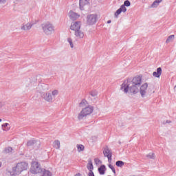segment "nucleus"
Segmentation results:
<instances>
[{
	"label": "nucleus",
	"instance_id": "cd10ccee",
	"mask_svg": "<svg viewBox=\"0 0 176 176\" xmlns=\"http://www.w3.org/2000/svg\"><path fill=\"white\" fill-rule=\"evenodd\" d=\"M120 8L121 9V12H123V13L127 12V8H126V6L122 5Z\"/></svg>",
	"mask_w": 176,
	"mask_h": 176
},
{
	"label": "nucleus",
	"instance_id": "a19ab883",
	"mask_svg": "<svg viewBox=\"0 0 176 176\" xmlns=\"http://www.w3.org/2000/svg\"><path fill=\"white\" fill-rule=\"evenodd\" d=\"M75 176H82V175H80V173H78Z\"/></svg>",
	"mask_w": 176,
	"mask_h": 176
},
{
	"label": "nucleus",
	"instance_id": "f704fd0d",
	"mask_svg": "<svg viewBox=\"0 0 176 176\" xmlns=\"http://www.w3.org/2000/svg\"><path fill=\"white\" fill-rule=\"evenodd\" d=\"M109 163H112V155L107 157Z\"/></svg>",
	"mask_w": 176,
	"mask_h": 176
},
{
	"label": "nucleus",
	"instance_id": "79ce46f5",
	"mask_svg": "<svg viewBox=\"0 0 176 176\" xmlns=\"http://www.w3.org/2000/svg\"><path fill=\"white\" fill-rule=\"evenodd\" d=\"M166 123H170V122H168V120L166 121Z\"/></svg>",
	"mask_w": 176,
	"mask_h": 176
},
{
	"label": "nucleus",
	"instance_id": "7c9ffc66",
	"mask_svg": "<svg viewBox=\"0 0 176 176\" xmlns=\"http://www.w3.org/2000/svg\"><path fill=\"white\" fill-rule=\"evenodd\" d=\"M147 157H148V159H155V153H150L148 155H147Z\"/></svg>",
	"mask_w": 176,
	"mask_h": 176
},
{
	"label": "nucleus",
	"instance_id": "6ab92c4d",
	"mask_svg": "<svg viewBox=\"0 0 176 176\" xmlns=\"http://www.w3.org/2000/svg\"><path fill=\"white\" fill-rule=\"evenodd\" d=\"M162 0H155L151 5V8H157Z\"/></svg>",
	"mask_w": 176,
	"mask_h": 176
},
{
	"label": "nucleus",
	"instance_id": "1a4fd4ad",
	"mask_svg": "<svg viewBox=\"0 0 176 176\" xmlns=\"http://www.w3.org/2000/svg\"><path fill=\"white\" fill-rule=\"evenodd\" d=\"M41 97L42 98H44L45 101H47V102H53V96L51 93H42Z\"/></svg>",
	"mask_w": 176,
	"mask_h": 176
},
{
	"label": "nucleus",
	"instance_id": "c85d7f7f",
	"mask_svg": "<svg viewBox=\"0 0 176 176\" xmlns=\"http://www.w3.org/2000/svg\"><path fill=\"white\" fill-rule=\"evenodd\" d=\"M130 5H131V3H130V1L129 0H126L123 4L124 6H126V7L130 6Z\"/></svg>",
	"mask_w": 176,
	"mask_h": 176
},
{
	"label": "nucleus",
	"instance_id": "473e14b6",
	"mask_svg": "<svg viewBox=\"0 0 176 176\" xmlns=\"http://www.w3.org/2000/svg\"><path fill=\"white\" fill-rule=\"evenodd\" d=\"M122 9L119 8L118 10H117V11L115 13V16L116 17H118V16H119V14H120V13H122Z\"/></svg>",
	"mask_w": 176,
	"mask_h": 176
},
{
	"label": "nucleus",
	"instance_id": "c9c22d12",
	"mask_svg": "<svg viewBox=\"0 0 176 176\" xmlns=\"http://www.w3.org/2000/svg\"><path fill=\"white\" fill-rule=\"evenodd\" d=\"M88 176H95L94 173L93 171H91L88 173Z\"/></svg>",
	"mask_w": 176,
	"mask_h": 176
},
{
	"label": "nucleus",
	"instance_id": "7ed1b4c3",
	"mask_svg": "<svg viewBox=\"0 0 176 176\" xmlns=\"http://www.w3.org/2000/svg\"><path fill=\"white\" fill-rule=\"evenodd\" d=\"M28 164H27L26 162H19L16 164V166L12 168V171L16 175H19V174H21V173H23V171H25V170H28Z\"/></svg>",
	"mask_w": 176,
	"mask_h": 176
},
{
	"label": "nucleus",
	"instance_id": "f257e3e1",
	"mask_svg": "<svg viewBox=\"0 0 176 176\" xmlns=\"http://www.w3.org/2000/svg\"><path fill=\"white\" fill-rule=\"evenodd\" d=\"M142 78L141 76H136L132 80V86H129L126 82H124L121 85V90H123L124 93H133V94H137L140 91V86H141Z\"/></svg>",
	"mask_w": 176,
	"mask_h": 176
},
{
	"label": "nucleus",
	"instance_id": "9b49d317",
	"mask_svg": "<svg viewBox=\"0 0 176 176\" xmlns=\"http://www.w3.org/2000/svg\"><path fill=\"white\" fill-rule=\"evenodd\" d=\"M69 17L71 20L74 21V20H77V19H79L80 15L74 11H69Z\"/></svg>",
	"mask_w": 176,
	"mask_h": 176
},
{
	"label": "nucleus",
	"instance_id": "f8f14e48",
	"mask_svg": "<svg viewBox=\"0 0 176 176\" xmlns=\"http://www.w3.org/2000/svg\"><path fill=\"white\" fill-rule=\"evenodd\" d=\"M70 29L72 31H78V30H80V22L76 21L72 24Z\"/></svg>",
	"mask_w": 176,
	"mask_h": 176
},
{
	"label": "nucleus",
	"instance_id": "ea45409f",
	"mask_svg": "<svg viewBox=\"0 0 176 176\" xmlns=\"http://www.w3.org/2000/svg\"><path fill=\"white\" fill-rule=\"evenodd\" d=\"M111 20L107 21V24H111Z\"/></svg>",
	"mask_w": 176,
	"mask_h": 176
},
{
	"label": "nucleus",
	"instance_id": "c756f323",
	"mask_svg": "<svg viewBox=\"0 0 176 176\" xmlns=\"http://www.w3.org/2000/svg\"><path fill=\"white\" fill-rule=\"evenodd\" d=\"M87 103V101H86V100L83 99L79 105H80V107H85V105H86Z\"/></svg>",
	"mask_w": 176,
	"mask_h": 176
},
{
	"label": "nucleus",
	"instance_id": "e433bc0d",
	"mask_svg": "<svg viewBox=\"0 0 176 176\" xmlns=\"http://www.w3.org/2000/svg\"><path fill=\"white\" fill-rule=\"evenodd\" d=\"M109 167L111 168V170L115 168L111 164H109Z\"/></svg>",
	"mask_w": 176,
	"mask_h": 176
},
{
	"label": "nucleus",
	"instance_id": "a878e982",
	"mask_svg": "<svg viewBox=\"0 0 176 176\" xmlns=\"http://www.w3.org/2000/svg\"><path fill=\"white\" fill-rule=\"evenodd\" d=\"M89 94L91 97H97L98 92L96 90H93L89 93Z\"/></svg>",
	"mask_w": 176,
	"mask_h": 176
},
{
	"label": "nucleus",
	"instance_id": "dca6fc26",
	"mask_svg": "<svg viewBox=\"0 0 176 176\" xmlns=\"http://www.w3.org/2000/svg\"><path fill=\"white\" fill-rule=\"evenodd\" d=\"M98 170L100 175H104V174H105V170H107V168L105 167V165H101Z\"/></svg>",
	"mask_w": 176,
	"mask_h": 176
},
{
	"label": "nucleus",
	"instance_id": "2f4dec72",
	"mask_svg": "<svg viewBox=\"0 0 176 176\" xmlns=\"http://www.w3.org/2000/svg\"><path fill=\"white\" fill-rule=\"evenodd\" d=\"M53 97H56V96H58V90L55 89L52 93Z\"/></svg>",
	"mask_w": 176,
	"mask_h": 176
},
{
	"label": "nucleus",
	"instance_id": "f03ea898",
	"mask_svg": "<svg viewBox=\"0 0 176 176\" xmlns=\"http://www.w3.org/2000/svg\"><path fill=\"white\" fill-rule=\"evenodd\" d=\"M41 28L45 35H52L56 29L54 25H53V23L51 22H46L41 24Z\"/></svg>",
	"mask_w": 176,
	"mask_h": 176
},
{
	"label": "nucleus",
	"instance_id": "20e7f679",
	"mask_svg": "<svg viewBox=\"0 0 176 176\" xmlns=\"http://www.w3.org/2000/svg\"><path fill=\"white\" fill-rule=\"evenodd\" d=\"M94 110V109L93 108L92 106H89L87 107L82 109V110L78 114V119L79 120H82L83 118H86L87 115H90V113H92Z\"/></svg>",
	"mask_w": 176,
	"mask_h": 176
},
{
	"label": "nucleus",
	"instance_id": "2eb2a0df",
	"mask_svg": "<svg viewBox=\"0 0 176 176\" xmlns=\"http://www.w3.org/2000/svg\"><path fill=\"white\" fill-rule=\"evenodd\" d=\"M162 75V67H158L157 69V72H154L153 73V76L155 78H160V76Z\"/></svg>",
	"mask_w": 176,
	"mask_h": 176
},
{
	"label": "nucleus",
	"instance_id": "58836bf2",
	"mask_svg": "<svg viewBox=\"0 0 176 176\" xmlns=\"http://www.w3.org/2000/svg\"><path fill=\"white\" fill-rule=\"evenodd\" d=\"M112 171H113V174H116V170H115V168L113 169H112Z\"/></svg>",
	"mask_w": 176,
	"mask_h": 176
},
{
	"label": "nucleus",
	"instance_id": "5701e85b",
	"mask_svg": "<svg viewBox=\"0 0 176 176\" xmlns=\"http://www.w3.org/2000/svg\"><path fill=\"white\" fill-rule=\"evenodd\" d=\"M116 166H117V167H123L124 166V162H123V161H117L116 162Z\"/></svg>",
	"mask_w": 176,
	"mask_h": 176
},
{
	"label": "nucleus",
	"instance_id": "0eeeda50",
	"mask_svg": "<svg viewBox=\"0 0 176 176\" xmlns=\"http://www.w3.org/2000/svg\"><path fill=\"white\" fill-rule=\"evenodd\" d=\"M27 146L38 149L41 148V142L39 140H29L27 143Z\"/></svg>",
	"mask_w": 176,
	"mask_h": 176
},
{
	"label": "nucleus",
	"instance_id": "39448f33",
	"mask_svg": "<svg viewBox=\"0 0 176 176\" xmlns=\"http://www.w3.org/2000/svg\"><path fill=\"white\" fill-rule=\"evenodd\" d=\"M30 171L32 174H41L43 171V168L41 166V164L36 162H33L32 163V166L30 168Z\"/></svg>",
	"mask_w": 176,
	"mask_h": 176
},
{
	"label": "nucleus",
	"instance_id": "4be33fe9",
	"mask_svg": "<svg viewBox=\"0 0 176 176\" xmlns=\"http://www.w3.org/2000/svg\"><path fill=\"white\" fill-rule=\"evenodd\" d=\"M175 36L174 35H170L168 37V38L166 41V43H170V42H173L174 41Z\"/></svg>",
	"mask_w": 176,
	"mask_h": 176
},
{
	"label": "nucleus",
	"instance_id": "4c0bfd02",
	"mask_svg": "<svg viewBox=\"0 0 176 176\" xmlns=\"http://www.w3.org/2000/svg\"><path fill=\"white\" fill-rule=\"evenodd\" d=\"M0 2L1 3H5V2H6V0H0Z\"/></svg>",
	"mask_w": 176,
	"mask_h": 176
},
{
	"label": "nucleus",
	"instance_id": "412c9836",
	"mask_svg": "<svg viewBox=\"0 0 176 176\" xmlns=\"http://www.w3.org/2000/svg\"><path fill=\"white\" fill-rule=\"evenodd\" d=\"M87 168L89 170V173H91V171H93V169L94 168L93 166V163L91 162V161H89L88 165H87Z\"/></svg>",
	"mask_w": 176,
	"mask_h": 176
},
{
	"label": "nucleus",
	"instance_id": "b1692460",
	"mask_svg": "<svg viewBox=\"0 0 176 176\" xmlns=\"http://www.w3.org/2000/svg\"><path fill=\"white\" fill-rule=\"evenodd\" d=\"M12 151H13V148H12V147H7L3 151V153H10V152H12Z\"/></svg>",
	"mask_w": 176,
	"mask_h": 176
},
{
	"label": "nucleus",
	"instance_id": "ddd939ff",
	"mask_svg": "<svg viewBox=\"0 0 176 176\" xmlns=\"http://www.w3.org/2000/svg\"><path fill=\"white\" fill-rule=\"evenodd\" d=\"M103 155L104 157H108L109 156H112V151L109 150V148L108 146L104 147L103 150Z\"/></svg>",
	"mask_w": 176,
	"mask_h": 176
},
{
	"label": "nucleus",
	"instance_id": "393cba45",
	"mask_svg": "<svg viewBox=\"0 0 176 176\" xmlns=\"http://www.w3.org/2000/svg\"><path fill=\"white\" fill-rule=\"evenodd\" d=\"M77 149L78 152H82V151L85 150V146L82 144H77Z\"/></svg>",
	"mask_w": 176,
	"mask_h": 176
},
{
	"label": "nucleus",
	"instance_id": "f3484780",
	"mask_svg": "<svg viewBox=\"0 0 176 176\" xmlns=\"http://www.w3.org/2000/svg\"><path fill=\"white\" fill-rule=\"evenodd\" d=\"M75 35L77 38H83L85 36V34L80 30V29L76 30Z\"/></svg>",
	"mask_w": 176,
	"mask_h": 176
},
{
	"label": "nucleus",
	"instance_id": "6e6552de",
	"mask_svg": "<svg viewBox=\"0 0 176 176\" xmlns=\"http://www.w3.org/2000/svg\"><path fill=\"white\" fill-rule=\"evenodd\" d=\"M79 5L80 10H85L90 6V1L89 0H80Z\"/></svg>",
	"mask_w": 176,
	"mask_h": 176
},
{
	"label": "nucleus",
	"instance_id": "a211bd4d",
	"mask_svg": "<svg viewBox=\"0 0 176 176\" xmlns=\"http://www.w3.org/2000/svg\"><path fill=\"white\" fill-rule=\"evenodd\" d=\"M1 127L4 131H9L10 130V124L9 123L3 124Z\"/></svg>",
	"mask_w": 176,
	"mask_h": 176
},
{
	"label": "nucleus",
	"instance_id": "aec40b11",
	"mask_svg": "<svg viewBox=\"0 0 176 176\" xmlns=\"http://www.w3.org/2000/svg\"><path fill=\"white\" fill-rule=\"evenodd\" d=\"M54 148L60 149V140H55L53 143Z\"/></svg>",
	"mask_w": 176,
	"mask_h": 176
},
{
	"label": "nucleus",
	"instance_id": "9d476101",
	"mask_svg": "<svg viewBox=\"0 0 176 176\" xmlns=\"http://www.w3.org/2000/svg\"><path fill=\"white\" fill-rule=\"evenodd\" d=\"M148 89V83H144L140 87V93L142 98L146 96V90Z\"/></svg>",
	"mask_w": 176,
	"mask_h": 176
},
{
	"label": "nucleus",
	"instance_id": "4468645a",
	"mask_svg": "<svg viewBox=\"0 0 176 176\" xmlns=\"http://www.w3.org/2000/svg\"><path fill=\"white\" fill-rule=\"evenodd\" d=\"M32 25H34V23H26L23 25L21 30H23V31H28V30H31V28H32Z\"/></svg>",
	"mask_w": 176,
	"mask_h": 176
},
{
	"label": "nucleus",
	"instance_id": "bb28decb",
	"mask_svg": "<svg viewBox=\"0 0 176 176\" xmlns=\"http://www.w3.org/2000/svg\"><path fill=\"white\" fill-rule=\"evenodd\" d=\"M67 42H68V43H69L70 47H72V49H73V47H74V43L72 42V38H67Z\"/></svg>",
	"mask_w": 176,
	"mask_h": 176
},
{
	"label": "nucleus",
	"instance_id": "37998d69",
	"mask_svg": "<svg viewBox=\"0 0 176 176\" xmlns=\"http://www.w3.org/2000/svg\"><path fill=\"white\" fill-rule=\"evenodd\" d=\"M0 122H2V119H0Z\"/></svg>",
	"mask_w": 176,
	"mask_h": 176
},
{
	"label": "nucleus",
	"instance_id": "72a5a7b5",
	"mask_svg": "<svg viewBox=\"0 0 176 176\" xmlns=\"http://www.w3.org/2000/svg\"><path fill=\"white\" fill-rule=\"evenodd\" d=\"M94 161H95L96 164H101V163H102L101 160H100V159H98V158H95Z\"/></svg>",
	"mask_w": 176,
	"mask_h": 176
},
{
	"label": "nucleus",
	"instance_id": "423d86ee",
	"mask_svg": "<svg viewBox=\"0 0 176 176\" xmlns=\"http://www.w3.org/2000/svg\"><path fill=\"white\" fill-rule=\"evenodd\" d=\"M97 23V15L96 14H89L87 17V24L88 25H94Z\"/></svg>",
	"mask_w": 176,
	"mask_h": 176
}]
</instances>
